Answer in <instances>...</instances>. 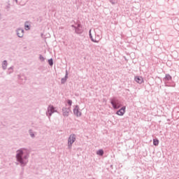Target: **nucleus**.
Here are the masks:
<instances>
[{"instance_id":"nucleus-1","label":"nucleus","mask_w":179,"mask_h":179,"mask_svg":"<svg viewBox=\"0 0 179 179\" xmlns=\"http://www.w3.org/2000/svg\"><path fill=\"white\" fill-rule=\"evenodd\" d=\"M27 159H29V152L24 148L20 149L17 150L16 159L17 162L15 164L17 166L19 163L21 167H24L27 164Z\"/></svg>"},{"instance_id":"nucleus-2","label":"nucleus","mask_w":179,"mask_h":179,"mask_svg":"<svg viewBox=\"0 0 179 179\" xmlns=\"http://www.w3.org/2000/svg\"><path fill=\"white\" fill-rule=\"evenodd\" d=\"M110 103L112 104L113 108L115 110H118L120 107H122L121 101L118 100L117 98H113L110 100Z\"/></svg>"},{"instance_id":"nucleus-3","label":"nucleus","mask_w":179,"mask_h":179,"mask_svg":"<svg viewBox=\"0 0 179 179\" xmlns=\"http://www.w3.org/2000/svg\"><path fill=\"white\" fill-rule=\"evenodd\" d=\"M76 141V135L71 134L68 139V148L69 149H72V145Z\"/></svg>"},{"instance_id":"nucleus-4","label":"nucleus","mask_w":179,"mask_h":179,"mask_svg":"<svg viewBox=\"0 0 179 179\" xmlns=\"http://www.w3.org/2000/svg\"><path fill=\"white\" fill-rule=\"evenodd\" d=\"M54 113H57L55 108L54 107V106L50 105L48 107V111L46 112V115L50 118V117H51V115H52Z\"/></svg>"},{"instance_id":"nucleus-5","label":"nucleus","mask_w":179,"mask_h":179,"mask_svg":"<svg viewBox=\"0 0 179 179\" xmlns=\"http://www.w3.org/2000/svg\"><path fill=\"white\" fill-rule=\"evenodd\" d=\"M71 27L75 29L76 34H82V33H83V28L80 24H78L77 26L71 25Z\"/></svg>"},{"instance_id":"nucleus-6","label":"nucleus","mask_w":179,"mask_h":179,"mask_svg":"<svg viewBox=\"0 0 179 179\" xmlns=\"http://www.w3.org/2000/svg\"><path fill=\"white\" fill-rule=\"evenodd\" d=\"M15 32H16V35L20 38H22L23 37V36H24V29L18 28L15 30Z\"/></svg>"},{"instance_id":"nucleus-7","label":"nucleus","mask_w":179,"mask_h":179,"mask_svg":"<svg viewBox=\"0 0 179 179\" xmlns=\"http://www.w3.org/2000/svg\"><path fill=\"white\" fill-rule=\"evenodd\" d=\"M73 114L74 115H76V117L82 116V112L79 111V106H76L75 108L73 109Z\"/></svg>"},{"instance_id":"nucleus-8","label":"nucleus","mask_w":179,"mask_h":179,"mask_svg":"<svg viewBox=\"0 0 179 179\" xmlns=\"http://www.w3.org/2000/svg\"><path fill=\"white\" fill-rule=\"evenodd\" d=\"M70 112H71V108H66V107L62 108V113H63L64 117H69Z\"/></svg>"},{"instance_id":"nucleus-9","label":"nucleus","mask_w":179,"mask_h":179,"mask_svg":"<svg viewBox=\"0 0 179 179\" xmlns=\"http://www.w3.org/2000/svg\"><path fill=\"white\" fill-rule=\"evenodd\" d=\"M125 106H122L119 110L117 111V115H124L125 114Z\"/></svg>"},{"instance_id":"nucleus-10","label":"nucleus","mask_w":179,"mask_h":179,"mask_svg":"<svg viewBox=\"0 0 179 179\" xmlns=\"http://www.w3.org/2000/svg\"><path fill=\"white\" fill-rule=\"evenodd\" d=\"M134 80L137 83H139V85H141V83H143V78L140 77V76H136L134 78Z\"/></svg>"},{"instance_id":"nucleus-11","label":"nucleus","mask_w":179,"mask_h":179,"mask_svg":"<svg viewBox=\"0 0 179 179\" xmlns=\"http://www.w3.org/2000/svg\"><path fill=\"white\" fill-rule=\"evenodd\" d=\"M66 79H68V71H66V75L64 78L61 79V83L62 85H64L65 82H66Z\"/></svg>"},{"instance_id":"nucleus-12","label":"nucleus","mask_w":179,"mask_h":179,"mask_svg":"<svg viewBox=\"0 0 179 179\" xmlns=\"http://www.w3.org/2000/svg\"><path fill=\"white\" fill-rule=\"evenodd\" d=\"M172 79V77L171 76H170V74H166L164 78V82H167L169 80H171Z\"/></svg>"},{"instance_id":"nucleus-13","label":"nucleus","mask_w":179,"mask_h":179,"mask_svg":"<svg viewBox=\"0 0 179 179\" xmlns=\"http://www.w3.org/2000/svg\"><path fill=\"white\" fill-rule=\"evenodd\" d=\"M7 67H8V61L4 60L2 63V68H3V71H5Z\"/></svg>"},{"instance_id":"nucleus-14","label":"nucleus","mask_w":179,"mask_h":179,"mask_svg":"<svg viewBox=\"0 0 179 179\" xmlns=\"http://www.w3.org/2000/svg\"><path fill=\"white\" fill-rule=\"evenodd\" d=\"M89 36L90 39L93 41V43H97V41L94 40V38H93V36L92 35V29H90L89 31Z\"/></svg>"},{"instance_id":"nucleus-15","label":"nucleus","mask_w":179,"mask_h":179,"mask_svg":"<svg viewBox=\"0 0 179 179\" xmlns=\"http://www.w3.org/2000/svg\"><path fill=\"white\" fill-rule=\"evenodd\" d=\"M24 29L25 30H30V24H29V22H25L24 23Z\"/></svg>"},{"instance_id":"nucleus-16","label":"nucleus","mask_w":179,"mask_h":179,"mask_svg":"<svg viewBox=\"0 0 179 179\" xmlns=\"http://www.w3.org/2000/svg\"><path fill=\"white\" fill-rule=\"evenodd\" d=\"M96 155H99V156H103V155H104V151L103 150H99L96 152Z\"/></svg>"},{"instance_id":"nucleus-17","label":"nucleus","mask_w":179,"mask_h":179,"mask_svg":"<svg viewBox=\"0 0 179 179\" xmlns=\"http://www.w3.org/2000/svg\"><path fill=\"white\" fill-rule=\"evenodd\" d=\"M29 134L31 138H35L36 136L34 135V132H33V130L29 129Z\"/></svg>"},{"instance_id":"nucleus-18","label":"nucleus","mask_w":179,"mask_h":179,"mask_svg":"<svg viewBox=\"0 0 179 179\" xmlns=\"http://www.w3.org/2000/svg\"><path fill=\"white\" fill-rule=\"evenodd\" d=\"M48 64L50 66H52L54 65V60L52 59H48Z\"/></svg>"},{"instance_id":"nucleus-19","label":"nucleus","mask_w":179,"mask_h":179,"mask_svg":"<svg viewBox=\"0 0 179 179\" xmlns=\"http://www.w3.org/2000/svg\"><path fill=\"white\" fill-rule=\"evenodd\" d=\"M153 145H154V146H157L159 145V141L157 139H154Z\"/></svg>"},{"instance_id":"nucleus-20","label":"nucleus","mask_w":179,"mask_h":179,"mask_svg":"<svg viewBox=\"0 0 179 179\" xmlns=\"http://www.w3.org/2000/svg\"><path fill=\"white\" fill-rule=\"evenodd\" d=\"M13 73V66H11L8 69V73L10 75V73Z\"/></svg>"},{"instance_id":"nucleus-21","label":"nucleus","mask_w":179,"mask_h":179,"mask_svg":"<svg viewBox=\"0 0 179 179\" xmlns=\"http://www.w3.org/2000/svg\"><path fill=\"white\" fill-rule=\"evenodd\" d=\"M67 103H68V104H69V106H72V100H71V99H69L68 101H67Z\"/></svg>"},{"instance_id":"nucleus-22","label":"nucleus","mask_w":179,"mask_h":179,"mask_svg":"<svg viewBox=\"0 0 179 179\" xmlns=\"http://www.w3.org/2000/svg\"><path fill=\"white\" fill-rule=\"evenodd\" d=\"M39 59H41V61H44V57H43V55H40Z\"/></svg>"},{"instance_id":"nucleus-23","label":"nucleus","mask_w":179,"mask_h":179,"mask_svg":"<svg viewBox=\"0 0 179 179\" xmlns=\"http://www.w3.org/2000/svg\"><path fill=\"white\" fill-rule=\"evenodd\" d=\"M110 3H112V5H115V1H114L113 0H110Z\"/></svg>"},{"instance_id":"nucleus-24","label":"nucleus","mask_w":179,"mask_h":179,"mask_svg":"<svg viewBox=\"0 0 179 179\" xmlns=\"http://www.w3.org/2000/svg\"><path fill=\"white\" fill-rule=\"evenodd\" d=\"M9 8H10V6L9 5L6 6L7 9H9Z\"/></svg>"},{"instance_id":"nucleus-25","label":"nucleus","mask_w":179,"mask_h":179,"mask_svg":"<svg viewBox=\"0 0 179 179\" xmlns=\"http://www.w3.org/2000/svg\"><path fill=\"white\" fill-rule=\"evenodd\" d=\"M41 37L44 38V34H41Z\"/></svg>"},{"instance_id":"nucleus-26","label":"nucleus","mask_w":179,"mask_h":179,"mask_svg":"<svg viewBox=\"0 0 179 179\" xmlns=\"http://www.w3.org/2000/svg\"><path fill=\"white\" fill-rule=\"evenodd\" d=\"M15 1L16 3H17V0H15Z\"/></svg>"},{"instance_id":"nucleus-27","label":"nucleus","mask_w":179,"mask_h":179,"mask_svg":"<svg viewBox=\"0 0 179 179\" xmlns=\"http://www.w3.org/2000/svg\"><path fill=\"white\" fill-rule=\"evenodd\" d=\"M0 16H1V13H0Z\"/></svg>"}]
</instances>
